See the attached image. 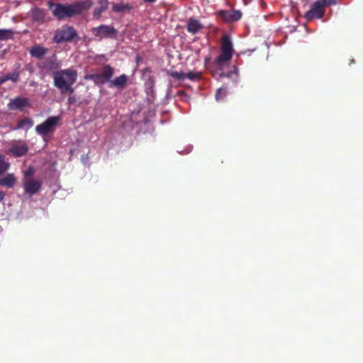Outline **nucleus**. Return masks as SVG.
Here are the masks:
<instances>
[{
	"label": "nucleus",
	"mask_w": 363,
	"mask_h": 363,
	"mask_svg": "<svg viewBox=\"0 0 363 363\" xmlns=\"http://www.w3.org/2000/svg\"><path fill=\"white\" fill-rule=\"evenodd\" d=\"M168 74L171 77H172L174 79H179V80H183L185 79V73H184V72H179L177 71H171V72H168Z\"/></svg>",
	"instance_id": "obj_26"
},
{
	"label": "nucleus",
	"mask_w": 363,
	"mask_h": 363,
	"mask_svg": "<svg viewBox=\"0 0 363 363\" xmlns=\"http://www.w3.org/2000/svg\"><path fill=\"white\" fill-rule=\"evenodd\" d=\"M77 70L67 68L56 70L52 73V78L54 86L60 90L67 85L74 84L77 82Z\"/></svg>",
	"instance_id": "obj_2"
},
{
	"label": "nucleus",
	"mask_w": 363,
	"mask_h": 363,
	"mask_svg": "<svg viewBox=\"0 0 363 363\" xmlns=\"http://www.w3.org/2000/svg\"><path fill=\"white\" fill-rule=\"evenodd\" d=\"M325 11L324 9L317 0L312 4L311 9L305 13L304 18L307 21H310L315 18L320 19L323 17Z\"/></svg>",
	"instance_id": "obj_9"
},
{
	"label": "nucleus",
	"mask_w": 363,
	"mask_h": 363,
	"mask_svg": "<svg viewBox=\"0 0 363 363\" xmlns=\"http://www.w3.org/2000/svg\"><path fill=\"white\" fill-rule=\"evenodd\" d=\"M7 106L11 111L23 110L30 106L29 99L26 97H15L9 100Z\"/></svg>",
	"instance_id": "obj_10"
},
{
	"label": "nucleus",
	"mask_w": 363,
	"mask_h": 363,
	"mask_svg": "<svg viewBox=\"0 0 363 363\" xmlns=\"http://www.w3.org/2000/svg\"><path fill=\"white\" fill-rule=\"evenodd\" d=\"M48 52V49L40 45H35L30 49V55L35 58L42 59Z\"/></svg>",
	"instance_id": "obj_14"
},
{
	"label": "nucleus",
	"mask_w": 363,
	"mask_h": 363,
	"mask_svg": "<svg viewBox=\"0 0 363 363\" xmlns=\"http://www.w3.org/2000/svg\"><path fill=\"white\" fill-rule=\"evenodd\" d=\"M75 101H76V98L74 96H69L68 97V99H67L68 104H69V105L73 104L74 103H75Z\"/></svg>",
	"instance_id": "obj_32"
},
{
	"label": "nucleus",
	"mask_w": 363,
	"mask_h": 363,
	"mask_svg": "<svg viewBox=\"0 0 363 363\" xmlns=\"http://www.w3.org/2000/svg\"><path fill=\"white\" fill-rule=\"evenodd\" d=\"M42 186V181L41 180H35L33 179L26 180L23 182V188L25 190V193L33 195L36 194Z\"/></svg>",
	"instance_id": "obj_11"
},
{
	"label": "nucleus",
	"mask_w": 363,
	"mask_h": 363,
	"mask_svg": "<svg viewBox=\"0 0 363 363\" xmlns=\"http://www.w3.org/2000/svg\"><path fill=\"white\" fill-rule=\"evenodd\" d=\"M128 77L126 74H123L119 77H116L114 79H110L108 87L116 88L118 89H123L127 85Z\"/></svg>",
	"instance_id": "obj_12"
},
{
	"label": "nucleus",
	"mask_w": 363,
	"mask_h": 363,
	"mask_svg": "<svg viewBox=\"0 0 363 363\" xmlns=\"http://www.w3.org/2000/svg\"><path fill=\"white\" fill-rule=\"evenodd\" d=\"M28 147L26 144L14 145H13L9 152L15 157H23L28 153Z\"/></svg>",
	"instance_id": "obj_15"
},
{
	"label": "nucleus",
	"mask_w": 363,
	"mask_h": 363,
	"mask_svg": "<svg viewBox=\"0 0 363 363\" xmlns=\"http://www.w3.org/2000/svg\"><path fill=\"white\" fill-rule=\"evenodd\" d=\"M220 50L221 52L216 58L215 64L218 68L221 69L231 60L234 52L233 42L230 37L227 34H224L221 37Z\"/></svg>",
	"instance_id": "obj_3"
},
{
	"label": "nucleus",
	"mask_w": 363,
	"mask_h": 363,
	"mask_svg": "<svg viewBox=\"0 0 363 363\" xmlns=\"http://www.w3.org/2000/svg\"><path fill=\"white\" fill-rule=\"evenodd\" d=\"M34 124L33 121L30 118H24L18 121L17 126L15 130L29 129L33 127Z\"/></svg>",
	"instance_id": "obj_19"
},
{
	"label": "nucleus",
	"mask_w": 363,
	"mask_h": 363,
	"mask_svg": "<svg viewBox=\"0 0 363 363\" xmlns=\"http://www.w3.org/2000/svg\"><path fill=\"white\" fill-rule=\"evenodd\" d=\"M202 28L203 26L201 23L194 18H189L186 25L187 31L192 34L197 33Z\"/></svg>",
	"instance_id": "obj_16"
},
{
	"label": "nucleus",
	"mask_w": 363,
	"mask_h": 363,
	"mask_svg": "<svg viewBox=\"0 0 363 363\" xmlns=\"http://www.w3.org/2000/svg\"><path fill=\"white\" fill-rule=\"evenodd\" d=\"M225 96V91L222 89V88H220L218 89H217L216 91V99L217 101H219L222 99H223Z\"/></svg>",
	"instance_id": "obj_29"
},
{
	"label": "nucleus",
	"mask_w": 363,
	"mask_h": 363,
	"mask_svg": "<svg viewBox=\"0 0 363 363\" xmlns=\"http://www.w3.org/2000/svg\"><path fill=\"white\" fill-rule=\"evenodd\" d=\"M185 78L191 81H196L201 78V74L197 72H189L188 73H185Z\"/></svg>",
	"instance_id": "obj_25"
},
{
	"label": "nucleus",
	"mask_w": 363,
	"mask_h": 363,
	"mask_svg": "<svg viewBox=\"0 0 363 363\" xmlns=\"http://www.w3.org/2000/svg\"><path fill=\"white\" fill-rule=\"evenodd\" d=\"M61 61L57 59L55 54H53L51 57L47 59L45 67L49 70H56L61 67Z\"/></svg>",
	"instance_id": "obj_17"
},
{
	"label": "nucleus",
	"mask_w": 363,
	"mask_h": 363,
	"mask_svg": "<svg viewBox=\"0 0 363 363\" xmlns=\"http://www.w3.org/2000/svg\"><path fill=\"white\" fill-rule=\"evenodd\" d=\"M16 183V178L13 174H8L4 178L0 179V186L13 188Z\"/></svg>",
	"instance_id": "obj_18"
},
{
	"label": "nucleus",
	"mask_w": 363,
	"mask_h": 363,
	"mask_svg": "<svg viewBox=\"0 0 363 363\" xmlns=\"http://www.w3.org/2000/svg\"><path fill=\"white\" fill-rule=\"evenodd\" d=\"M28 16L33 21L43 23L45 22V11L38 7H35L28 12Z\"/></svg>",
	"instance_id": "obj_13"
},
{
	"label": "nucleus",
	"mask_w": 363,
	"mask_h": 363,
	"mask_svg": "<svg viewBox=\"0 0 363 363\" xmlns=\"http://www.w3.org/2000/svg\"><path fill=\"white\" fill-rule=\"evenodd\" d=\"M34 174V170L33 168H29L28 169H27L25 173H24V176L25 177H31L33 174Z\"/></svg>",
	"instance_id": "obj_31"
},
{
	"label": "nucleus",
	"mask_w": 363,
	"mask_h": 363,
	"mask_svg": "<svg viewBox=\"0 0 363 363\" xmlns=\"http://www.w3.org/2000/svg\"><path fill=\"white\" fill-rule=\"evenodd\" d=\"M318 1L320 3V4L322 6V7L325 11V8L328 6H330L332 4H335V0H318Z\"/></svg>",
	"instance_id": "obj_28"
},
{
	"label": "nucleus",
	"mask_w": 363,
	"mask_h": 363,
	"mask_svg": "<svg viewBox=\"0 0 363 363\" xmlns=\"http://www.w3.org/2000/svg\"><path fill=\"white\" fill-rule=\"evenodd\" d=\"M142 1H144L145 3L153 4V3L156 2L157 0H142Z\"/></svg>",
	"instance_id": "obj_35"
},
{
	"label": "nucleus",
	"mask_w": 363,
	"mask_h": 363,
	"mask_svg": "<svg viewBox=\"0 0 363 363\" xmlns=\"http://www.w3.org/2000/svg\"><path fill=\"white\" fill-rule=\"evenodd\" d=\"M131 9V6L129 4L125 3H119V4H113L112 9L116 13H124L125 11H129Z\"/></svg>",
	"instance_id": "obj_21"
},
{
	"label": "nucleus",
	"mask_w": 363,
	"mask_h": 363,
	"mask_svg": "<svg viewBox=\"0 0 363 363\" xmlns=\"http://www.w3.org/2000/svg\"><path fill=\"white\" fill-rule=\"evenodd\" d=\"M91 31L97 40H101L103 38H116L118 33L113 26L104 24L92 28Z\"/></svg>",
	"instance_id": "obj_6"
},
{
	"label": "nucleus",
	"mask_w": 363,
	"mask_h": 363,
	"mask_svg": "<svg viewBox=\"0 0 363 363\" xmlns=\"http://www.w3.org/2000/svg\"><path fill=\"white\" fill-rule=\"evenodd\" d=\"M73 85L74 84H69V85H67V86L63 87L62 89H60L61 94L63 95V94H69V96H72L74 91V90L72 87Z\"/></svg>",
	"instance_id": "obj_27"
},
{
	"label": "nucleus",
	"mask_w": 363,
	"mask_h": 363,
	"mask_svg": "<svg viewBox=\"0 0 363 363\" xmlns=\"http://www.w3.org/2000/svg\"><path fill=\"white\" fill-rule=\"evenodd\" d=\"M10 167L9 162L6 160V157L0 154V176L6 172Z\"/></svg>",
	"instance_id": "obj_22"
},
{
	"label": "nucleus",
	"mask_w": 363,
	"mask_h": 363,
	"mask_svg": "<svg viewBox=\"0 0 363 363\" xmlns=\"http://www.w3.org/2000/svg\"><path fill=\"white\" fill-rule=\"evenodd\" d=\"M48 6L49 9L52 10L53 16L58 20L72 17L81 13L85 9L83 2H75L69 5H65L49 1Z\"/></svg>",
	"instance_id": "obj_1"
},
{
	"label": "nucleus",
	"mask_w": 363,
	"mask_h": 363,
	"mask_svg": "<svg viewBox=\"0 0 363 363\" xmlns=\"http://www.w3.org/2000/svg\"><path fill=\"white\" fill-rule=\"evenodd\" d=\"M77 36V32L73 26L64 25L55 31L52 39L55 43L60 44L72 42Z\"/></svg>",
	"instance_id": "obj_4"
},
{
	"label": "nucleus",
	"mask_w": 363,
	"mask_h": 363,
	"mask_svg": "<svg viewBox=\"0 0 363 363\" xmlns=\"http://www.w3.org/2000/svg\"><path fill=\"white\" fill-rule=\"evenodd\" d=\"M233 70L225 74V77H230L232 74H235L237 77L238 76V68L236 66H233Z\"/></svg>",
	"instance_id": "obj_30"
},
{
	"label": "nucleus",
	"mask_w": 363,
	"mask_h": 363,
	"mask_svg": "<svg viewBox=\"0 0 363 363\" xmlns=\"http://www.w3.org/2000/svg\"><path fill=\"white\" fill-rule=\"evenodd\" d=\"M5 76H6L7 81L10 80L13 83H16L19 79L20 72H13L11 73H8V74H5Z\"/></svg>",
	"instance_id": "obj_24"
},
{
	"label": "nucleus",
	"mask_w": 363,
	"mask_h": 363,
	"mask_svg": "<svg viewBox=\"0 0 363 363\" xmlns=\"http://www.w3.org/2000/svg\"><path fill=\"white\" fill-rule=\"evenodd\" d=\"M114 74V69L109 65H105L101 73L91 74L84 77L85 79L91 80L96 85H103L109 83Z\"/></svg>",
	"instance_id": "obj_5"
},
{
	"label": "nucleus",
	"mask_w": 363,
	"mask_h": 363,
	"mask_svg": "<svg viewBox=\"0 0 363 363\" xmlns=\"http://www.w3.org/2000/svg\"><path fill=\"white\" fill-rule=\"evenodd\" d=\"M179 94H180V95H184V96H186V97L187 96V95H186L184 91H180V92H179Z\"/></svg>",
	"instance_id": "obj_36"
},
{
	"label": "nucleus",
	"mask_w": 363,
	"mask_h": 363,
	"mask_svg": "<svg viewBox=\"0 0 363 363\" xmlns=\"http://www.w3.org/2000/svg\"><path fill=\"white\" fill-rule=\"evenodd\" d=\"M60 120V116L49 117L43 123L35 127V131L42 136L47 135L50 133H53Z\"/></svg>",
	"instance_id": "obj_7"
},
{
	"label": "nucleus",
	"mask_w": 363,
	"mask_h": 363,
	"mask_svg": "<svg viewBox=\"0 0 363 363\" xmlns=\"http://www.w3.org/2000/svg\"><path fill=\"white\" fill-rule=\"evenodd\" d=\"M13 37V31L11 29H0V40H6Z\"/></svg>",
	"instance_id": "obj_23"
},
{
	"label": "nucleus",
	"mask_w": 363,
	"mask_h": 363,
	"mask_svg": "<svg viewBox=\"0 0 363 363\" xmlns=\"http://www.w3.org/2000/svg\"><path fill=\"white\" fill-rule=\"evenodd\" d=\"M7 82L5 74L0 77V85Z\"/></svg>",
	"instance_id": "obj_33"
},
{
	"label": "nucleus",
	"mask_w": 363,
	"mask_h": 363,
	"mask_svg": "<svg viewBox=\"0 0 363 363\" xmlns=\"http://www.w3.org/2000/svg\"><path fill=\"white\" fill-rule=\"evenodd\" d=\"M99 6L95 8L94 11V16L96 18H99L101 13L108 9L107 0H99Z\"/></svg>",
	"instance_id": "obj_20"
},
{
	"label": "nucleus",
	"mask_w": 363,
	"mask_h": 363,
	"mask_svg": "<svg viewBox=\"0 0 363 363\" xmlns=\"http://www.w3.org/2000/svg\"><path fill=\"white\" fill-rule=\"evenodd\" d=\"M6 193L2 191H0V202L4 199Z\"/></svg>",
	"instance_id": "obj_34"
},
{
	"label": "nucleus",
	"mask_w": 363,
	"mask_h": 363,
	"mask_svg": "<svg viewBox=\"0 0 363 363\" xmlns=\"http://www.w3.org/2000/svg\"><path fill=\"white\" fill-rule=\"evenodd\" d=\"M218 15L223 21L227 23L236 22L242 16V12L239 10H220L218 11Z\"/></svg>",
	"instance_id": "obj_8"
}]
</instances>
